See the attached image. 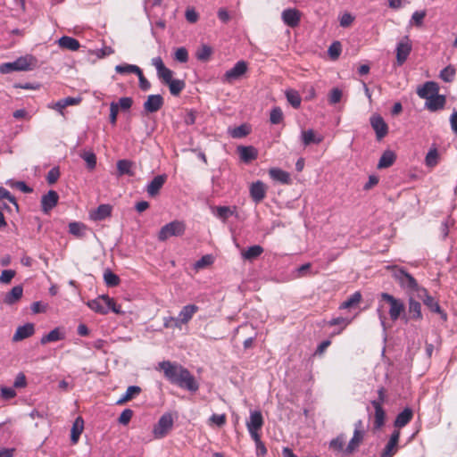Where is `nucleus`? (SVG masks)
Returning <instances> with one entry per match:
<instances>
[{
    "label": "nucleus",
    "mask_w": 457,
    "mask_h": 457,
    "mask_svg": "<svg viewBox=\"0 0 457 457\" xmlns=\"http://www.w3.org/2000/svg\"><path fill=\"white\" fill-rule=\"evenodd\" d=\"M386 306L388 307V314L392 321H396L400 319L403 320V318H406V307L404 302L402 299L396 298L388 293H381L379 295L377 313L380 321V325L384 330L386 329V317L383 311Z\"/></svg>",
    "instance_id": "obj_2"
},
{
    "label": "nucleus",
    "mask_w": 457,
    "mask_h": 457,
    "mask_svg": "<svg viewBox=\"0 0 457 457\" xmlns=\"http://www.w3.org/2000/svg\"><path fill=\"white\" fill-rule=\"evenodd\" d=\"M426 165L428 167H434L438 162V153L436 148L430 149L426 155L425 159Z\"/></svg>",
    "instance_id": "obj_53"
},
{
    "label": "nucleus",
    "mask_w": 457,
    "mask_h": 457,
    "mask_svg": "<svg viewBox=\"0 0 457 457\" xmlns=\"http://www.w3.org/2000/svg\"><path fill=\"white\" fill-rule=\"evenodd\" d=\"M213 257L212 255L211 254H206V255H204L203 257H201L195 264H194V268L198 270H201V269H204V268H206L208 266H210L211 264H212L213 262Z\"/></svg>",
    "instance_id": "obj_48"
},
{
    "label": "nucleus",
    "mask_w": 457,
    "mask_h": 457,
    "mask_svg": "<svg viewBox=\"0 0 457 457\" xmlns=\"http://www.w3.org/2000/svg\"><path fill=\"white\" fill-rule=\"evenodd\" d=\"M439 87L436 82L428 81L418 88L417 94L422 99H428L430 96L438 93Z\"/></svg>",
    "instance_id": "obj_21"
},
{
    "label": "nucleus",
    "mask_w": 457,
    "mask_h": 457,
    "mask_svg": "<svg viewBox=\"0 0 457 457\" xmlns=\"http://www.w3.org/2000/svg\"><path fill=\"white\" fill-rule=\"evenodd\" d=\"M364 437V435H362L359 431H353V437L351 438L350 442L348 443L346 448L345 449V454H351L353 453L361 445Z\"/></svg>",
    "instance_id": "obj_33"
},
{
    "label": "nucleus",
    "mask_w": 457,
    "mask_h": 457,
    "mask_svg": "<svg viewBox=\"0 0 457 457\" xmlns=\"http://www.w3.org/2000/svg\"><path fill=\"white\" fill-rule=\"evenodd\" d=\"M167 175L162 174L155 176L146 186L147 194L154 197L158 195L160 189L162 187L164 183L166 182Z\"/></svg>",
    "instance_id": "obj_19"
},
{
    "label": "nucleus",
    "mask_w": 457,
    "mask_h": 457,
    "mask_svg": "<svg viewBox=\"0 0 457 457\" xmlns=\"http://www.w3.org/2000/svg\"><path fill=\"white\" fill-rule=\"evenodd\" d=\"M418 296L423 301L424 304L427 305L432 312L441 313L442 316L445 319L446 315L442 312L441 308L438 303L428 295V291L425 288H420L419 290Z\"/></svg>",
    "instance_id": "obj_18"
},
{
    "label": "nucleus",
    "mask_w": 457,
    "mask_h": 457,
    "mask_svg": "<svg viewBox=\"0 0 457 457\" xmlns=\"http://www.w3.org/2000/svg\"><path fill=\"white\" fill-rule=\"evenodd\" d=\"M262 426L263 418L262 412L259 411H251L249 420L246 421V428L252 439H257V436H260L259 431Z\"/></svg>",
    "instance_id": "obj_7"
},
{
    "label": "nucleus",
    "mask_w": 457,
    "mask_h": 457,
    "mask_svg": "<svg viewBox=\"0 0 457 457\" xmlns=\"http://www.w3.org/2000/svg\"><path fill=\"white\" fill-rule=\"evenodd\" d=\"M198 311L199 307L195 304L183 306L178 317H176L179 328H181L182 325L187 324Z\"/></svg>",
    "instance_id": "obj_16"
},
{
    "label": "nucleus",
    "mask_w": 457,
    "mask_h": 457,
    "mask_svg": "<svg viewBox=\"0 0 457 457\" xmlns=\"http://www.w3.org/2000/svg\"><path fill=\"white\" fill-rule=\"evenodd\" d=\"M287 102L295 109L301 105V96L299 93L295 89H287L285 92Z\"/></svg>",
    "instance_id": "obj_38"
},
{
    "label": "nucleus",
    "mask_w": 457,
    "mask_h": 457,
    "mask_svg": "<svg viewBox=\"0 0 457 457\" xmlns=\"http://www.w3.org/2000/svg\"><path fill=\"white\" fill-rule=\"evenodd\" d=\"M84 430V420L81 417L76 418L71 430V441L73 445L79 442V436Z\"/></svg>",
    "instance_id": "obj_29"
},
{
    "label": "nucleus",
    "mask_w": 457,
    "mask_h": 457,
    "mask_svg": "<svg viewBox=\"0 0 457 457\" xmlns=\"http://www.w3.org/2000/svg\"><path fill=\"white\" fill-rule=\"evenodd\" d=\"M87 306L96 313L107 314L110 311L120 313V308L116 306L113 299L108 295H103L96 299L87 302Z\"/></svg>",
    "instance_id": "obj_3"
},
{
    "label": "nucleus",
    "mask_w": 457,
    "mask_h": 457,
    "mask_svg": "<svg viewBox=\"0 0 457 457\" xmlns=\"http://www.w3.org/2000/svg\"><path fill=\"white\" fill-rule=\"evenodd\" d=\"M300 137L303 146H308L311 144H320L323 141V137L317 134L313 129L302 130Z\"/></svg>",
    "instance_id": "obj_27"
},
{
    "label": "nucleus",
    "mask_w": 457,
    "mask_h": 457,
    "mask_svg": "<svg viewBox=\"0 0 457 457\" xmlns=\"http://www.w3.org/2000/svg\"><path fill=\"white\" fill-rule=\"evenodd\" d=\"M236 207L218 206L212 208V213L220 220L225 222L230 216L234 215Z\"/></svg>",
    "instance_id": "obj_32"
},
{
    "label": "nucleus",
    "mask_w": 457,
    "mask_h": 457,
    "mask_svg": "<svg viewBox=\"0 0 457 457\" xmlns=\"http://www.w3.org/2000/svg\"><path fill=\"white\" fill-rule=\"evenodd\" d=\"M119 112V105L115 102H112L110 104V116L109 120L112 125H115L117 122V115Z\"/></svg>",
    "instance_id": "obj_62"
},
{
    "label": "nucleus",
    "mask_w": 457,
    "mask_h": 457,
    "mask_svg": "<svg viewBox=\"0 0 457 457\" xmlns=\"http://www.w3.org/2000/svg\"><path fill=\"white\" fill-rule=\"evenodd\" d=\"M351 321H352V320H348L346 318L338 317V318H335V319H332L331 320H329L328 324L330 326L340 325L342 327L341 330H343L345 328H346L351 323Z\"/></svg>",
    "instance_id": "obj_64"
},
{
    "label": "nucleus",
    "mask_w": 457,
    "mask_h": 457,
    "mask_svg": "<svg viewBox=\"0 0 457 457\" xmlns=\"http://www.w3.org/2000/svg\"><path fill=\"white\" fill-rule=\"evenodd\" d=\"M23 295V287L21 285L13 287L4 297V303L12 305L17 303Z\"/></svg>",
    "instance_id": "obj_28"
},
{
    "label": "nucleus",
    "mask_w": 457,
    "mask_h": 457,
    "mask_svg": "<svg viewBox=\"0 0 457 457\" xmlns=\"http://www.w3.org/2000/svg\"><path fill=\"white\" fill-rule=\"evenodd\" d=\"M133 416V411L130 409H125L122 411L119 417V422L122 425H127L130 421Z\"/></svg>",
    "instance_id": "obj_63"
},
{
    "label": "nucleus",
    "mask_w": 457,
    "mask_h": 457,
    "mask_svg": "<svg viewBox=\"0 0 457 457\" xmlns=\"http://www.w3.org/2000/svg\"><path fill=\"white\" fill-rule=\"evenodd\" d=\"M422 317L421 304L411 297L408 301V312H406V318H403V321L407 323L411 320H420Z\"/></svg>",
    "instance_id": "obj_14"
},
{
    "label": "nucleus",
    "mask_w": 457,
    "mask_h": 457,
    "mask_svg": "<svg viewBox=\"0 0 457 457\" xmlns=\"http://www.w3.org/2000/svg\"><path fill=\"white\" fill-rule=\"evenodd\" d=\"M34 61L35 58L32 55L21 56L13 62L1 64L0 72L3 74H8L12 71H30L32 69V62Z\"/></svg>",
    "instance_id": "obj_4"
},
{
    "label": "nucleus",
    "mask_w": 457,
    "mask_h": 457,
    "mask_svg": "<svg viewBox=\"0 0 457 457\" xmlns=\"http://www.w3.org/2000/svg\"><path fill=\"white\" fill-rule=\"evenodd\" d=\"M163 104L164 100L161 95H150L147 96L143 107L145 112L154 113L158 112L162 107Z\"/></svg>",
    "instance_id": "obj_15"
},
{
    "label": "nucleus",
    "mask_w": 457,
    "mask_h": 457,
    "mask_svg": "<svg viewBox=\"0 0 457 457\" xmlns=\"http://www.w3.org/2000/svg\"><path fill=\"white\" fill-rule=\"evenodd\" d=\"M166 85L169 86L170 92L172 96H178L185 87V82L180 79H172Z\"/></svg>",
    "instance_id": "obj_41"
},
{
    "label": "nucleus",
    "mask_w": 457,
    "mask_h": 457,
    "mask_svg": "<svg viewBox=\"0 0 457 457\" xmlns=\"http://www.w3.org/2000/svg\"><path fill=\"white\" fill-rule=\"evenodd\" d=\"M342 52V46L339 41L333 42L328 50V54L332 60H336L339 57Z\"/></svg>",
    "instance_id": "obj_51"
},
{
    "label": "nucleus",
    "mask_w": 457,
    "mask_h": 457,
    "mask_svg": "<svg viewBox=\"0 0 457 457\" xmlns=\"http://www.w3.org/2000/svg\"><path fill=\"white\" fill-rule=\"evenodd\" d=\"M64 337V335L60 331L59 328L51 330L48 334L42 337L40 343L46 345L50 342H56Z\"/></svg>",
    "instance_id": "obj_39"
},
{
    "label": "nucleus",
    "mask_w": 457,
    "mask_h": 457,
    "mask_svg": "<svg viewBox=\"0 0 457 457\" xmlns=\"http://www.w3.org/2000/svg\"><path fill=\"white\" fill-rule=\"evenodd\" d=\"M57 44L61 48L70 51H77L80 46L79 42L76 38L68 36L60 37Z\"/></svg>",
    "instance_id": "obj_30"
},
{
    "label": "nucleus",
    "mask_w": 457,
    "mask_h": 457,
    "mask_svg": "<svg viewBox=\"0 0 457 457\" xmlns=\"http://www.w3.org/2000/svg\"><path fill=\"white\" fill-rule=\"evenodd\" d=\"M371 404L375 410L373 427L375 430H379L385 425L386 412L380 405V402H371Z\"/></svg>",
    "instance_id": "obj_24"
},
{
    "label": "nucleus",
    "mask_w": 457,
    "mask_h": 457,
    "mask_svg": "<svg viewBox=\"0 0 457 457\" xmlns=\"http://www.w3.org/2000/svg\"><path fill=\"white\" fill-rule=\"evenodd\" d=\"M248 129L245 125L236 127L229 129V135L234 138H240L248 134Z\"/></svg>",
    "instance_id": "obj_54"
},
{
    "label": "nucleus",
    "mask_w": 457,
    "mask_h": 457,
    "mask_svg": "<svg viewBox=\"0 0 457 457\" xmlns=\"http://www.w3.org/2000/svg\"><path fill=\"white\" fill-rule=\"evenodd\" d=\"M370 125L376 133L377 140L380 141L388 133V126L379 114H373L370 119Z\"/></svg>",
    "instance_id": "obj_11"
},
{
    "label": "nucleus",
    "mask_w": 457,
    "mask_h": 457,
    "mask_svg": "<svg viewBox=\"0 0 457 457\" xmlns=\"http://www.w3.org/2000/svg\"><path fill=\"white\" fill-rule=\"evenodd\" d=\"M425 17H426V11H416L412 13L410 23L415 24L416 26L420 27L423 24V20Z\"/></svg>",
    "instance_id": "obj_56"
},
{
    "label": "nucleus",
    "mask_w": 457,
    "mask_h": 457,
    "mask_svg": "<svg viewBox=\"0 0 457 457\" xmlns=\"http://www.w3.org/2000/svg\"><path fill=\"white\" fill-rule=\"evenodd\" d=\"M174 59L181 63L188 61V53L185 47H179L175 50Z\"/></svg>",
    "instance_id": "obj_55"
},
{
    "label": "nucleus",
    "mask_w": 457,
    "mask_h": 457,
    "mask_svg": "<svg viewBox=\"0 0 457 457\" xmlns=\"http://www.w3.org/2000/svg\"><path fill=\"white\" fill-rule=\"evenodd\" d=\"M283 22L290 27L295 28L298 26L301 20V12L295 8L285 9L281 13Z\"/></svg>",
    "instance_id": "obj_17"
},
{
    "label": "nucleus",
    "mask_w": 457,
    "mask_h": 457,
    "mask_svg": "<svg viewBox=\"0 0 457 457\" xmlns=\"http://www.w3.org/2000/svg\"><path fill=\"white\" fill-rule=\"evenodd\" d=\"M456 70L452 65H448L440 71V79L445 82H452L455 77Z\"/></svg>",
    "instance_id": "obj_42"
},
{
    "label": "nucleus",
    "mask_w": 457,
    "mask_h": 457,
    "mask_svg": "<svg viewBox=\"0 0 457 457\" xmlns=\"http://www.w3.org/2000/svg\"><path fill=\"white\" fill-rule=\"evenodd\" d=\"M284 118L283 112L280 107H274L270 111V120L272 124H279Z\"/></svg>",
    "instance_id": "obj_52"
},
{
    "label": "nucleus",
    "mask_w": 457,
    "mask_h": 457,
    "mask_svg": "<svg viewBox=\"0 0 457 457\" xmlns=\"http://www.w3.org/2000/svg\"><path fill=\"white\" fill-rule=\"evenodd\" d=\"M60 177V170L58 167L52 168L47 175H46V180L48 184L52 185L54 184Z\"/></svg>",
    "instance_id": "obj_60"
},
{
    "label": "nucleus",
    "mask_w": 457,
    "mask_h": 457,
    "mask_svg": "<svg viewBox=\"0 0 457 457\" xmlns=\"http://www.w3.org/2000/svg\"><path fill=\"white\" fill-rule=\"evenodd\" d=\"M249 193L253 201L259 204L266 196L267 187L262 181L257 180L250 185Z\"/></svg>",
    "instance_id": "obj_13"
},
{
    "label": "nucleus",
    "mask_w": 457,
    "mask_h": 457,
    "mask_svg": "<svg viewBox=\"0 0 457 457\" xmlns=\"http://www.w3.org/2000/svg\"><path fill=\"white\" fill-rule=\"evenodd\" d=\"M35 332V327L33 323H26L23 326L17 328L14 335L12 336L13 342L22 341L31 337Z\"/></svg>",
    "instance_id": "obj_22"
},
{
    "label": "nucleus",
    "mask_w": 457,
    "mask_h": 457,
    "mask_svg": "<svg viewBox=\"0 0 457 457\" xmlns=\"http://www.w3.org/2000/svg\"><path fill=\"white\" fill-rule=\"evenodd\" d=\"M361 299V293L360 292H355L347 300H345V302H343L341 303L340 308L341 309L351 308V307L356 305L357 303H359Z\"/></svg>",
    "instance_id": "obj_44"
},
{
    "label": "nucleus",
    "mask_w": 457,
    "mask_h": 457,
    "mask_svg": "<svg viewBox=\"0 0 457 457\" xmlns=\"http://www.w3.org/2000/svg\"><path fill=\"white\" fill-rule=\"evenodd\" d=\"M212 48L207 46V45H203L197 51H196V54H195V56L196 58L199 60V61H203V62H205L207 61L211 54H212Z\"/></svg>",
    "instance_id": "obj_47"
},
{
    "label": "nucleus",
    "mask_w": 457,
    "mask_h": 457,
    "mask_svg": "<svg viewBox=\"0 0 457 457\" xmlns=\"http://www.w3.org/2000/svg\"><path fill=\"white\" fill-rule=\"evenodd\" d=\"M186 225L183 221L173 220L160 229L158 233V239L160 241H166L170 237H179L185 233Z\"/></svg>",
    "instance_id": "obj_5"
},
{
    "label": "nucleus",
    "mask_w": 457,
    "mask_h": 457,
    "mask_svg": "<svg viewBox=\"0 0 457 457\" xmlns=\"http://www.w3.org/2000/svg\"><path fill=\"white\" fill-rule=\"evenodd\" d=\"M395 161V153L391 150H386L382 154V155L378 161V169L388 168L391 165H393Z\"/></svg>",
    "instance_id": "obj_35"
},
{
    "label": "nucleus",
    "mask_w": 457,
    "mask_h": 457,
    "mask_svg": "<svg viewBox=\"0 0 457 457\" xmlns=\"http://www.w3.org/2000/svg\"><path fill=\"white\" fill-rule=\"evenodd\" d=\"M86 226L80 222H71L69 232L76 237H81L85 234Z\"/></svg>",
    "instance_id": "obj_43"
},
{
    "label": "nucleus",
    "mask_w": 457,
    "mask_h": 457,
    "mask_svg": "<svg viewBox=\"0 0 457 457\" xmlns=\"http://www.w3.org/2000/svg\"><path fill=\"white\" fill-rule=\"evenodd\" d=\"M131 167L132 162L128 160H120L117 162V170L120 175H132Z\"/></svg>",
    "instance_id": "obj_45"
},
{
    "label": "nucleus",
    "mask_w": 457,
    "mask_h": 457,
    "mask_svg": "<svg viewBox=\"0 0 457 457\" xmlns=\"http://www.w3.org/2000/svg\"><path fill=\"white\" fill-rule=\"evenodd\" d=\"M263 253V248L261 245H255L248 247L242 252V257L245 260H254Z\"/></svg>",
    "instance_id": "obj_37"
},
{
    "label": "nucleus",
    "mask_w": 457,
    "mask_h": 457,
    "mask_svg": "<svg viewBox=\"0 0 457 457\" xmlns=\"http://www.w3.org/2000/svg\"><path fill=\"white\" fill-rule=\"evenodd\" d=\"M247 71V63L245 61H238L231 69L228 70L222 80L226 83H233L241 79Z\"/></svg>",
    "instance_id": "obj_9"
},
{
    "label": "nucleus",
    "mask_w": 457,
    "mask_h": 457,
    "mask_svg": "<svg viewBox=\"0 0 457 457\" xmlns=\"http://www.w3.org/2000/svg\"><path fill=\"white\" fill-rule=\"evenodd\" d=\"M158 77L164 84H167L170 80L172 79L173 72L171 70L168 69L166 66L162 68L161 71L157 72Z\"/></svg>",
    "instance_id": "obj_59"
},
{
    "label": "nucleus",
    "mask_w": 457,
    "mask_h": 457,
    "mask_svg": "<svg viewBox=\"0 0 457 457\" xmlns=\"http://www.w3.org/2000/svg\"><path fill=\"white\" fill-rule=\"evenodd\" d=\"M412 417V410L410 408H405L396 416L394 425L398 428H403L411 420Z\"/></svg>",
    "instance_id": "obj_31"
},
{
    "label": "nucleus",
    "mask_w": 457,
    "mask_h": 457,
    "mask_svg": "<svg viewBox=\"0 0 457 457\" xmlns=\"http://www.w3.org/2000/svg\"><path fill=\"white\" fill-rule=\"evenodd\" d=\"M400 431L395 429L391 434L390 438L381 453L380 457H393L398 451V443L400 439Z\"/></svg>",
    "instance_id": "obj_12"
},
{
    "label": "nucleus",
    "mask_w": 457,
    "mask_h": 457,
    "mask_svg": "<svg viewBox=\"0 0 457 457\" xmlns=\"http://www.w3.org/2000/svg\"><path fill=\"white\" fill-rule=\"evenodd\" d=\"M0 395L4 400H10L16 396V392L12 387L2 386L0 389Z\"/></svg>",
    "instance_id": "obj_61"
},
{
    "label": "nucleus",
    "mask_w": 457,
    "mask_h": 457,
    "mask_svg": "<svg viewBox=\"0 0 457 457\" xmlns=\"http://www.w3.org/2000/svg\"><path fill=\"white\" fill-rule=\"evenodd\" d=\"M159 367L163 371L164 377L171 384L190 392H196L199 389V384L195 377L182 365L170 361H163L159 363Z\"/></svg>",
    "instance_id": "obj_1"
},
{
    "label": "nucleus",
    "mask_w": 457,
    "mask_h": 457,
    "mask_svg": "<svg viewBox=\"0 0 457 457\" xmlns=\"http://www.w3.org/2000/svg\"><path fill=\"white\" fill-rule=\"evenodd\" d=\"M15 275L16 272L13 270H4L0 275V283L5 285L9 284Z\"/></svg>",
    "instance_id": "obj_58"
},
{
    "label": "nucleus",
    "mask_w": 457,
    "mask_h": 457,
    "mask_svg": "<svg viewBox=\"0 0 457 457\" xmlns=\"http://www.w3.org/2000/svg\"><path fill=\"white\" fill-rule=\"evenodd\" d=\"M104 280L108 287H116L120 283V278L109 270L104 271Z\"/></svg>",
    "instance_id": "obj_46"
},
{
    "label": "nucleus",
    "mask_w": 457,
    "mask_h": 457,
    "mask_svg": "<svg viewBox=\"0 0 457 457\" xmlns=\"http://www.w3.org/2000/svg\"><path fill=\"white\" fill-rule=\"evenodd\" d=\"M237 151L239 154L241 161L245 163H248V162L255 160L258 156L257 149L251 145H249V146L239 145V146H237Z\"/></svg>",
    "instance_id": "obj_26"
},
{
    "label": "nucleus",
    "mask_w": 457,
    "mask_h": 457,
    "mask_svg": "<svg viewBox=\"0 0 457 457\" xmlns=\"http://www.w3.org/2000/svg\"><path fill=\"white\" fill-rule=\"evenodd\" d=\"M59 199L58 194L50 190L47 194L44 195L41 198V208L45 213L51 211L56 204Z\"/></svg>",
    "instance_id": "obj_20"
},
{
    "label": "nucleus",
    "mask_w": 457,
    "mask_h": 457,
    "mask_svg": "<svg viewBox=\"0 0 457 457\" xmlns=\"http://www.w3.org/2000/svg\"><path fill=\"white\" fill-rule=\"evenodd\" d=\"M393 277L403 289L417 291L420 289L419 288L416 279L403 269H395Z\"/></svg>",
    "instance_id": "obj_6"
},
{
    "label": "nucleus",
    "mask_w": 457,
    "mask_h": 457,
    "mask_svg": "<svg viewBox=\"0 0 457 457\" xmlns=\"http://www.w3.org/2000/svg\"><path fill=\"white\" fill-rule=\"evenodd\" d=\"M269 174L273 180L283 184H288L290 182V176L288 172L281 169L272 168L269 170Z\"/></svg>",
    "instance_id": "obj_34"
},
{
    "label": "nucleus",
    "mask_w": 457,
    "mask_h": 457,
    "mask_svg": "<svg viewBox=\"0 0 457 457\" xmlns=\"http://www.w3.org/2000/svg\"><path fill=\"white\" fill-rule=\"evenodd\" d=\"M7 185H9L12 187H15V188L19 189L20 191H21L23 193H31L32 192V188L30 187H29L23 181H12V180H10V181L7 182Z\"/></svg>",
    "instance_id": "obj_57"
},
{
    "label": "nucleus",
    "mask_w": 457,
    "mask_h": 457,
    "mask_svg": "<svg viewBox=\"0 0 457 457\" xmlns=\"http://www.w3.org/2000/svg\"><path fill=\"white\" fill-rule=\"evenodd\" d=\"M173 426V419L170 414L162 415L154 427L153 434L155 438H163Z\"/></svg>",
    "instance_id": "obj_8"
},
{
    "label": "nucleus",
    "mask_w": 457,
    "mask_h": 457,
    "mask_svg": "<svg viewBox=\"0 0 457 457\" xmlns=\"http://www.w3.org/2000/svg\"><path fill=\"white\" fill-rule=\"evenodd\" d=\"M445 96L437 93L426 100L425 107L431 112H436L442 110L445 107Z\"/></svg>",
    "instance_id": "obj_23"
},
{
    "label": "nucleus",
    "mask_w": 457,
    "mask_h": 457,
    "mask_svg": "<svg viewBox=\"0 0 457 457\" xmlns=\"http://www.w3.org/2000/svg\"><path fill=\"white\" fill-rule=\"evenodd\" d=\"M345 436L340 435L337 437L332 439L329 443V447L335 452H342L344 451L345 445Z\"/></svg>",
    "instance_id": "obj_50"
},
{
    "label": "nucleus",
    "mask_w": 457,
    "mask_h": 457,
    "mask_svg": "<svg viewBox=\"0 0 457 457\" xmlns=\"http://www.w3.org/2000/svg\"><path fill=\"white\" fill-rule=\"evenodd\" d=\"M115 71L121 75L140 73V68L135 64L122 63L115 66Z\"/></svg>",
    "instance_id": "obj_40"
},
{
    "label": "nucleus",
    "mask_w": 457,
    "mask_h": 457,
    "mask_svg": "<svg viewBox=\"0 0 457 457\" xmlns=\"http://www.w3.org/2000/svg\"><path fill=\"white\" fill-rule=\"evenodd\" d=\"M411 48V42L408 37H404L398 42L396 46V62L399 66L405 62Z\"/></svg>",
    "instance_id": "obj_10"
},
{
    "label": "nucleus",
    "mask_w": 457,
    "mask_h": 457,
    "mask_svg": "<svg viewBox=\"0 0 457 457\" xmlns=\"http://www.w3.org/2000/svg\"><path fill=\"white\" fill-rule=\"evenodd\" d=\"M112 210V208L110 204H100L96 210L90 212L89 217L92 220L101 221L111 216Z\"/></svg>",
    "instance_id": "obj_25"
},
{
    "label": "nucleus",
    "mask_w": 457,
    "mask_h": 457,
    "mask_svg": "<svg viewBox=\"0 0 457 457\" xmlns=\"http://www.w3.org/2000/svg\"><path fill=\"white\" fill-rule=\"evenodd\" d=\"M81 158L86 162L89 170L95 169L96 165V156L93 152L87 151L81 154Z\"/></svg>",
    "instance_id": "obj_49"
},
{
    "label": "nucleus",
    "mask_w": 457,
    "mask_h": 457,
    "mask_svg": "<svg viewBox=\"0 0 457 457\" xmlns=\"http://www.w3.org/2000/svg\"><path fill=\"white\" fill-rule=\"evenodd\" d=\"M141 393V388L137 386H129L125 394L117 401V404H123Z\"/></svg>",
    "instance_id": "obj_36"
}]
</instances>
